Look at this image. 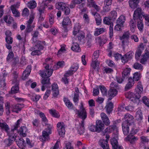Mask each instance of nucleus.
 <instances>
[{"label":"nucleus","mask_w":149,"mask_h":149,"mask_svg":"<svg viewBox=\"0 0 149 149\" xmlns=\"http://www.w3.org/2000/svg\"><path fill=\"white\" fill-rule=\"evenodd\" d=\"M143 91L142 85L141 82H139L137 86V87L135 89V93L132 92L128 93V97L130 101L137 104L140 102L139 100L141 96L140 94Z\"/></svg>","instance_id":"1"},{"label":"nucleus","mask_w":149,"mask_h":149,"mask_svg":"<svg viewBox=\"0 0 149 149\" xmlns=\"http://www.w3.org/2000/svg\"><path fill=\"white\" fill-rule=\"evenodd\" d=\"M21 121H22L21 119L17 120L14 126V128L11 129L10 131H8V132H6L8 136V139L5 140L4 142L7 144L8 146H10L13 142L15 141L17 134L15 132V131L19 127V122Z\"/></svg>","instance_id":"2"},{"label":"nucleus","mask_w":149,"mask_h":149,"mask_svg":"<svg viewBox=\"0 0 149 149\" xmlns=\"http://www.w3.org/2000/svg\"><path fill=\"white\" fill-rule=\"evenodd\" d=\"M80 111L77 110L79 117L81 118L83 120L81 121V123H80L79 126L80 128L78 129V131L80 135L82 134L84 131V119L86 118V113L85 109L84 108L82 104H81V106L80 107Z\"/></svg>","instance_id":"3"},{"label":"nucleus","mask_w":149,"mask_h":149,"mask_svg":"<svg viewBox=\"0 0 149 149\" xmlns=\"http://www.w3.org/2000/svg\"><path fill=\"white\" fill-rule=\"evenodd\" d=\"M104 24L107 25H109V36L111 38L113 35V23L111 22V19L107 17H105L103 19Z\"/></svg>","instance_id":"4"},{"label":"nucleus","mask_w":149,"mask_h":149,"mask_svg":"<svg viewBox=\"0 0 149 149\" xmlns=\"http://www.w3.org/2000/svg\"><path fill=\"white\" fill-rule=\"evenodd\" d=\"M110 136L109 134H107L106 136V139H101L99 141V143L100 146L103 149H109V147L108 144V141L109 138ZM98 149H101L98 148Z\"/></svg>","instance_id":"5"},{"label":"nucleus","mask_w":149,"mask_h":149,"mask_svg":"<svg viewBox=\"0 0 149 149\" xmlns=\"http://www.w3.org/2000/svg\"><path fill=\"white\" fill-rule=\"evenodd\" d=\"M43 79L41 81V83L42 84V86L41 90L44 91L45 89V87L47 88H50L51 87V83L50 81V78L48 77H42Z\"/></svg>","instance_id":"6"},{"label":"nucleus","mask_w":149,"mask_h":149,"mask_svg":"<svg viewBox=\"0 0 149 149\" xmlns=\"http://www.w3.org/2000/svg\"><path fill=\"white\" fill-rule=\"evenodd\" d=\"M46 125H47V128L46 129V131H43L42 132V135L43 139H42V140L43 141L47 140L49 139V134H51V129L52 126L50 125L47 124H45Z\"/></svg>","instance_id":"7"},{"label":"nucleus","mask_w":149,"mask_h":149,"mask_svg":"<svg viewBox=\"0 0 149 149\" xmlns=\"http://www.w3.org/2000/svg\"><path fill=\"white\" fill-rule=\"evenodd\" d=\"M143 15L141 8H138L134 12L133 18L134 19H139L141 20Z\"/></svg>","instance_id":"8"},{"label":"nucleus","mask_w":149,"mask_h":149,"mask_svg":"<svg viewBox=\"0 0 149 149\" xmlns=\"http://www.w3.org/2000/svg\"><path fill=\"white\" fill-rule=\"evenodd\" d=\"M132 125L127 124L126 122H123L122 124V128L124 134L127 135L129 132L130 128Z\"/></svg>","instance_id":"9"},{"label":"nucleus","mask_w":149,"mask_h":149,"mask_svg":"<svg viewBox=\"0 0 149 149\" xmlns=\"http://www.w3.org/2000/svg\"><path fill=\"white\" fill-rule=\"evenodd\" d=\"M52 90L53 96L57 97L59 94V91L57 84H54L52 85Z\"/></svg>","instance_id":"10"},{"label":"nucleus","mask_w":149,"mask_h":149,"mask_svg":"<svg viewBox=\"0 0 149 149\" xmlns=\"http://www.w3.org/2000/svg\"><path fill=\"white\" fill-rule=\"evenodd\" d=\"M96 126L97 129V132H99L104 128V124L100 120H98L96 122Z\"/></svg>","instance_id":"11"},{"label":"nucleus","mask_w":149,"mask_h":149,"mask_svg":"<svg viewBox=\"0 0 149 149\" xmlns=\"http://www.w3.org/2000/svg\"><path fill=\"white\" fill-rule=\"evenodd\" d=\"M135 134V131H134L133 129L132 128V130L131 131L129 135H128L126 138L127 140L129 141L131 143H133L136 139V138L134 136H133L134 134Z\"/></svg>","instance_id":"12"},{"label":"nucleus","mask_w":149,"mask_h":149,"mask_svg":"<svg viewBox=\"0 0 149 149\" xmlns=\"http://www.w3.org/2000/svg\"><path fill=\"white\" fill-rule=\"evenodd\" d=\"M124 118L125 120V121L124 122H126L127 124L130 125H132V124L134 125L133 120L134 118L132 115L130 114L127 113L125 114Z\"/></svg>","instance_id":"13"},{"label":"nucleus","mask_w":149,"mask_h":149,"mask_svg":"<svg viewBox=\"0 0 149 149\" xmlns=\"http://www.w3.org/2000/svg\"><path fill=\"white\" fill-rule=\"evenodd\" d=\"M78 68L79 67L77 64L74 65L71 68L70 70L66 73L64 76H68L69 75H71L73 74V72H75L77 71Z\"/></svg>","instance_id":"14"},{"label":"nucleus","mask_w":149,"mask_h":149,"mask_svg":"<svg viewBox=\"0 0 149 149\" xmlns=\"http://www.w3.org/2000/svg\"><path fill=\"white\" fill-rule=\"evenodd\" d=\"M128 82L126 85L125 89L126 91L130 89L134 85V82L133 79L132 77H130L128 79Z\"/></svg>","instance_id":"15"},{"label":"nucleus","mask_w":149,"mask_h":149,"mask_svg":"<svg viewBox=\"0 0 149 149\" xmlns=\"http://www.w3.org/2000/svg\"><path fill=\"white\" fill-rule=\"evenodd\" d=\"M117 93L118 91L115 89H110L108 91V100H111L117 95Z\"/></svg>","instance_id":"16"},{"label":"nucleus","mask_w":149,"mask_h":149,"mask_svg":"<svg viewBox=\"0 0 149 149\" xmlns=\"http://www.w3.org/2000/svg\"><path fill=\"white\" fill-rule=\"evenodd\" d=\"M100 116L103 123L106 125H109L110 124L109 120L107 115L104 113H102L100 114Z\"/></svg>","instance_id":"17"},{"label":"nucleus","mask_w":149,"mask_h":149,"mask_svg":"<svg viewBox=\"0 0 149 149\" xmlns=\"http://www.w3.org/2000/svg\"><path fill=\"white\" fill-rule=\"evenodd\" d=\"M66 6L65 3L63 2H58L56 3V8L58 10L64 11L65 7Z\"/></svg>","instance_id":"18"},{"label":"nucleus","mask_w":149,"mask_h":149,"mask_svg":"<svg viewBox=\"0 0 149 149\" xmlns=\"http://www.w3.org/2000/svg\"><path fill=\"white\" fill-rule=\"evenodd\" d=\"M26 127L24 126L21 127L19 129L18 132L20 133V135L23 137L26 136V132L27 131Z\"/></svg>","instance_id":"19"},{"label":"nucleus","mask_w":149,"mask_h":149,"mask_svg":"<svg viewBox=\"0 0 149 149\" xmlns=\"http://www.w3.org/2000/svg\"><path fill=\"white\" fill-rule=\"evenodd\" d=\"M53 72V70L52 69H50L47 70H46V72H42L41 74V76L42 77H49L52 74Z\"/></svg>","instance_id":"20"},{"label":"nucleus","mask_w":149,"mask_h":149,"mask_svg":"<svg viewBox=\"0 0 149 149\" xmlns=\"http://www.w3.org/2000/svg\"><path fill=\"white\" fill-rule=\"evenodd\" d=\"M130 72V69L126 68L124 69L122 73V77L124 79H127L129 77Z\"/></svg>","instance_id":"21"},{"label":"nucleus","mask_w":149,"mask_h":149,"mask_svg":"<svg viewBox=\"0 0 149 149\" xmlns=\"http://www.w3.org/2000/svg\"><path fill=\"white\" fill-rule=\"evenodd\" d=\"M0 127L2 130H4L6 132L10 130L8 125L5 123H0Z\"/></svg>","instance_id":"22"},{"label":"nucleus","mask_w":149,"mask_h":149,"mask_svg":"<svg viewBox=\"0 0 149 149\" xmlns=\"http://www.w3.org/2000/svg\"><path fill=\"white\" fill-rule=\"evenodd\" d=\"M105 108L106 109L107 113H110L113 110V104L111 102H110L107 105Z\"/></svg>","instance_id":"23"},{"label":"nucleus","mask_w":149,"mask_h":149,"mask_svg":"<svg viewBox=\"0 0 149 149\" xmlns=\"http://www.w3.org/2000/svg\"><path fill=\"white\" fill-rule=\"evenodd\" d=\"M15 86H13L10 92H9V93L15 94L18 93L19 91V88L18 86V84H15Z\"/></svg>","instance_id":"24"},{"label":"nucleus","mask_w":149,"mask_h":149,"mask_svg":"<svg viewBox=\"0 0 149 149\" xmlns=\"http://www.w3.org/2000/svg\"><path fill=\"white\" fill-rule=\"evenodd\" d=\"M71 49L73 51L77 52H79L81 51L79 45L77 43H73L71 47Z\"/></svg>","instance_id":"25"},{"label":"nucleus","mask_w":149,"mask_h":149,"mask_svg":"<svg viewBox=\"0 0 149 149\" xmlns=\"http://www.w3.org/2000/svg\"><path fill=\"white\" fill-rule=\"evenodd\" d=\"M43 48V46L41 45V42L39 41L37 42V44L34 47V49L39 50L40 51L42 50Z\"/></svg>","instance_id":"26"},{"label":"nucleus","mask_w":149,"mask_h":149,"mask_svg":"<svg viewBox=\"0 0 149 149\" xmlns=\"http://www.w3.org/2000/svg\"><path fill=\"white\" fill-rule=\"evenodd\" d=\"M16 143L17 146L19 147L22 146H25L26 144L24 140L22 138L19 139L18 140L16 141Z\"/></svg>","instance_id":"27"},{"label":"nucleus","mask_w":149,"mask_h":149,"mask_svg":"<svg viewBox=\"0 0 149 149\" xmlns=\"http://www.w3.org/2000/svg\"><path fill=\"white\" fill-rule=\"evenodd\" d=\"M125 21V17L123 15H121L117 20L116 23L123 25V23Z\"/></svg>","instance_id":"28"},{"label":"nucleus","mask_w":149,"mask_h":149,"mask_svg":"<svg viewBox=\"0 0 149 149\" xmlns=\"http://www.w3.org/2000/svg\"><path fill=\"white\" fill-rule=\"evenodd\" d=\"M135 20L136 19H132L130 22V30L132 32H134V28L136 27Z\"/></svg>","instance_id":"29"},{"label":"nucleus","mask_w":149,"mask_h":149,"mask_svg":"<svg viewBox=\"0 0 149 149\" xmlns=\"http://www.w3.org/2000/svg\"><path fill=\"white\" fill-rule=\"evenodd\" d=\"M99 62L97 59L94 60L93 58L92 63L91 64V66L94 69L97 68L99 66Z\"/></svg>","instance_id":"30"},{"label":"nucleus","mask_w":149,"mask_h":149,"mask_svg":"<svg viewBox=\"0 0 149 149\" xmlns=\"http://www.w3.org/2000/svg\"><path fill=\"white\" fill-rule=\"evenodd\" d=\"M71 23V21L68 17L64 18L62 22V25L64 26L70 24Z\"/></svg>","instance_id":"31"},{"label":"nucleus","mask_w":149,"mask_h":149,"mask_svg":"<svg viewBox=\"0 0 149 149\" xmlns=\"http://www.w3.org/2000/svg\"><path fill=\"white\" fill-rule=\"evenodd\" d=\"M4 21L7 23L10 24L13 21V18L10 16H5L4 17Z\"/></svg>","instance_id":"32"},{"label":"nucleus","mask_w":149,"mask_h":149,"mask_svg":"<svg viewBox=\"0 0 149 149\" xmlns=\"http://www.w3.org/2000/svg\"><path fill=\"white\" fill-rule=\"evenodd\" d=\"M37 4L35 1H32L28 3V7L30 9H33L36 7Z\"/></svg>","instance_id":"33"},{"label":"nucleus","mask_w":149,"mask_h":149,"mask_svg":"<svg viewBox=\"0 0 149 149\" xmlns=\"http://www.w3.org/2000/svg\"><path fill=\"white\" fill-rule=\"evenodd\" d=\"M134 81H137L139 80L140 78V73L137 72L133 74V77H132Z\"/></svg>","instance_id":"34"},{"label":"nucleus","mask_w":149,"mask_h":149,"mask_svg":"<svg viewBox=\"0 0 149 149\" xmlns=\"http://www.w3.org/2000/svg\"><path fill=\"white\" fill-rule=\"evenodd\" d=\"M64 101L68 109H71L73 108V106L72 104L70 102V100L66 98H65Z\"/></svg>","instance_id":"35"},{"label":"nucleus","mask_w":149,"mask_h":149,"mask_svg":"<svg viewBox=\"0 0 149 149\" xmlns=\"http://www.w3.org/2000/svg\"><path fill=\"white\" fill-rule=\"evenodd\" d=\"M138 3L133 2L132 1H129V3L130 7L133 9H134L137 7Z\"/></svg>","instance_id":"36"},{"label":"nucleus","mask_w":149,"mask_h":149,"mask_svg":"<svg viewBox=\"0 0 149 149\" xmlns=\"http://www.w3.org/2000/svg\"><path fill=\"white\" fill-rule=\"evenodd\" d=\"M14 16L16 17H19L20 16V13L18 10L16 8H10Z\"/></svg>","instance_id":"37"},{"label":"nucleus","mask_w":149,"mask_h":149,"mask_svg":"<svg viewBox=\"0 0 149 149\" xmlns=\"http://www.w3.org/2000/svg\"><path fill=\"white\" fill-rule=\"evenodd\" d=\"M111 143L113 148L119 145L117 139L115 138H113L111 139Z\"/></svg>","instance_id":"38"},{"label":"nucleus","mask_w":149,"mask_h":149,"mask_svg":"<svg viewBox=\"0 0 149 149\" xmlns=\"http://www.w3.org/2000/svg\"><path fill=\"white\" fill-rule=\"evenodd\" d=\"M80 27L79 23H77L76 24L75 26L74 27V30L73 32V34L74 35H76L79 32Z\"/></svg>","instance_id":"39"},{"label":"nucleus","mask_w":149,"mask_h":149,"mask_svg":"<svg viewBox=\"0 0 149 149\" xmlns=\"http://www.w3.org/2000/svg\"><path fill=\"white\" fill-rule=\"evenodd\" d=\"M64 63V62L62 61H59L58 62L56 65H54L53 67V68L54 69L56 70L59 68L62 67L63 66Z\"/></svg>","instance_id":"40"},{"label":"nucleus","mask_w":149,"mask_h":149,"mask_svg":"<svg viewBox=\"0 0 149 149\" xmlns=\"http://www.w3.org/2000/svg\"><path fill=\"white\" fill-rule=\"evenodd\" d=\"M59 135L61 136H63L64 135L65 132V127H62L58 130Z\"/></svg>","instance_id":"41"},{"label":"nucleus","mask_w":149,"mask_h":149,"mask_svg":"<svg viewBox=\"0 0 149 149\" xmlns=\"http://www.w3.org/2000/svg\"><path fill=\"white\" fill-rule=\"evenodd\" d=\"M100 88L102 95H106L107 94V90L105 87L104 86H100Z\"/></svg>","instance_id":"42"},{"label":"nucleus","mask_w":149,"mask_h":149,"mask_svg":"<svg viewBox=\"0 0 149 149\" xmlns=\"http://www.w3.org/2000/svg\"><path fill=\"white\" fill-rule=\"evenodd\" d=\"M130 33L128 31H127L124 33L121 38H120L121 40L127 39L129 37Z\"/></svg>","instance_id":"43"},{"label":"nucleus","mask_w":149,"mask_h":149,"mask_svg":"<svg viewBox=\"0 0 149 149\" xmlns=\"http://www.w3.org/2000/svg\"><path fill=\"white\" fill-rule=\"evenodd\" d=\"M133 67L136 69L141 70L143 68V66L138 63H135L133 65Z\"/></svg>","instance_id":"44"},{"label":"nucleus","mask_w":149,"mask_h":149,"mask_svg":"<svg viewBox=\"0 0 149 149\" xmlns=\"http://www.w3.org/2000/svg\"><path fill=\"white\" fill-rule=\"evenodd\" d=\"M103 28H100L98 29H96V31H95L94 35L96 36H98L103 32Z\"/></svg>","instance_id":"45"},{"label":"nucleus","mask_w":149,"mask_h":149,"mask_svg":"<svg viewBox=\"0 0 149 149\" xmlns=\"http://www.w3.org/2000/svg\"><path fill=\"white\" fill-rule=\"evenodd\" d=\"M24 107V104H17V105H13V109H17L19 110Z\"/></svg>","instance_id":"46"},{"label":"nucleus","mask_w":149,"mask_h":149,"mask_svg":"<svg viewBox=\"0 0 149 149\" xmlns=\"http://www.w3.org/2000/svg\"><path fill=\"white\" fill-rule=\"evenodd\" d=\"M142 100L144 103L148 107H149V100L146 96H144Z\"/></svg>","instance_id":"47"},{"label":"nucleus","mask_w":149,"mask_h":149,"mask_svg":"<svg viewBox=\"0 0 149 149\" xmlns=\"http://www.w3.org/2000/svg\"><path fill=\"white\" fill-rule=\"evenodd\" d=\"M45 8V6L43 4L41 5L38 8V10L39 11L40 15L42 13H44Z\"/></svg>","instance_id":"48"},{"label":"nucleus","mask_w":149,"mask_h":149,"mask_svg":"<svg viewBox=\"0 0 149 149\" xmlns=\"http://www.w3.org/2000/svg\"><path fill=\"white\" fill-rule=\"evenodd\" d=\"M29 14V10L27 8H25L22 11V15L28 16Z\"/></svg>","instance_id":"49"},{"label":"nucleus","mask_w":149,"mask_h":149,"mask_svg":"<svg viewBox=\"0 0 149 149\" xmlns=\"http://www.w3.org/2000/svg\"><path fill=\"white\" fill-rule=\"evenodd\" d=\"M51 92V91L49 89H47L43 97V98L45 100H46L49 95V94Z\"/></svg>","instance_id":"50"},{"label":"nucleus","mask_w":149,"mask_h":149,"mask_svg":"<svg viewBox=\"0 0 149 149\" xmlns=\"http://www.w3.org/2000/svg\"><path fill=\"white\" fill-rule=\"evenodd\" d=\"M99 56V51H96L93 54L92 59L93 58L94 60H96L98 58Z\"/></svg>","instance_id":"51"},{"label":"nucleus","mask_w":149,"mask_h":149,"mask_svg":"<svg viewBox=\"0 0 149 149\" xmlns=\"http://www.w3.org/2000/svg\"><path fill=\"white\" fill-rule=\"evenodd\" d=\"M49 112L50 113L52 114L53 116L55 117H58V116L57 113L56 112V111L55 110H50Z\"/></svg>","instance_id":"52"},{"label":"nucleus","mask_w":149,"mask_h":149,"mask_svg":"<svg viewBox=\"0 0 149 149\" xmlns=\"http://www.w3.org/2000/svg\"><path fill=\"white\" fill-rule=\"evenodd\" d=\"M142 51L137 49L135 54V57L136 58H139V57L141 56Z\"/></svg>","instance_id":"53"},{"label":"nucleus","mask_w":149,"mask_h":149,"mask_svg":"<svg viewBox=\"0 0 149 149\" xmlns=\"http://www.w3.org/2000/svg\"><path fill=\"white\" fill-rule=\"evenodd\" d=\"M112 130V128L111 127H108L105 129L104 131L102 132V134L103 135H104L105 133L110 132Z\"/></svg>","instance_id":"54"},{"label":"nucleus","mask_w":149,"mask_h":149,"mask_svg":"<svg viewBox=\"0 0 149 149\" xmlns=\"http://www.w3.org/2000/svg\"><path fill=\"white\" fill-rule=\"evenodd\" d=\"M35 50L32 52L31 53V54L32 55H39L41 54V53L40 51L39 50L37 49H34Z\"/></svg>","instance_id":"55"},{"label":"nucleus","mask_w":149,"mask_h":149,"mask_svg":"<svg viewBox=\"0 0 149 149\" xmlns=\"http://www.w3.org/2000/svg\"><path fill=\"white\" fill-rule=\"evenodd\" d=\"M89 130L92 132H97V129L96 126L94 125H91L89 126Z\"/></svg>","instance_id":"56"},{"label":"nucleus","mask_w":149,"mask_h":149,"mask_svg":"<svg viewBox=\"0 0 149 149\" xmlns=\"http://www.w3.org/2000/svg\"><path fill=\"white\" fill-rule=\"evenodd\" d=\"M84 38V35L83 33H79L78 35V40L80 41H81V40Z\"/></svg>","instance_id":"57"},{"label":"nucleus","mask_w":149,"mask_h":149,"mask_svg":"<svg viewBox=\"0 0 149 149\" xmlns=\"http://www.w3.org/2000/svg\"><path fill=\"white\" fill-rule=\"evenodd\" d=\"M39 115L42 119V121L45 122L47 120V118L44 113L42 112H40L39 113Z\"/></svg>","instance_id":"58"},{"label":"nucleus","mask_w":149,"mask_h":149,"mask_svg":"<svg viewBox=\"0 0 149 149\" xmlns=\"http://www.w3.org/2000/svg\"><path fill=\"white\" fill-rule=\"evenodd\" d=\"M137 26L138 29L140 31L142 30L143 28V25L141 21L140 22H138L137 24Z\"/></svg>","instance_id":"59"},{"label":"nucleus","mask_w":149,"mask_h":149,"mask_svg":"<svg viewBox=\"0 0 149 149\" xmlns=\"http://www.w3.org/2000/svg\"><path fill=\"white\" fill-rule=\"evenodd\" d=\"M141 138L142 142L143 143H147L148 141V139L146 137L142 136L141 137Z\"/></svg>","instance_id":"60"},{"label":"nucleus","mask_w":149,"mask_h":149,"mask_svg":"<svg viewBox=\"0 0 149 149\" xmlns=\"http://www.w3.org/2000/svg\"><path fill=\"white\" fill-rule=\"evenodd\" d=\"M121 60L122 62L123 63H125L127 62L129 59L128 58L127 56H125V54L121 58Z\"/></svg>","instance_id":"61"},{"label":"nucleus","mask_w":149,"mask_h":149,"mask_svg":"<svg viewBox=\"0 0 149 149\" xmlns=\"http://www.w3.org/2000/svg\"><path fill=\"white\" fill-rule=\"evenodd\" d=\"M111 16L112 17L115 19L117 16V13L116 11H112L110 13Z\"/></svg>","instance_id":"62"},{"label":"nucleus","mask_w":149,"mask_h":149,"mask_svg":"<svg viewBox=\"0 0 149 149\" xmlns=\"http://www.w3.org/2000/svg\"><path fill=\"white\" fill-rule=\"evenodd\" d=\"M6 41L8 44H12L13 42V38L12 37L6 38Z\"/></svg>","instance_id":"63"},{"label":"nucleus","mask_w":149,"mask_h":149,"mask_svg":"<svg viewBox=\"0 0 149 149\" xmlns=\"http://www.w3.org/2000/svg\"><path fill=\"white\" fill-rule=\"evenodd\" d=\"M65 146L66 149H74L73 147L71 146V143L70 142L66 143Z\"/></svg>","instance_id":"64"}]
</instances>
